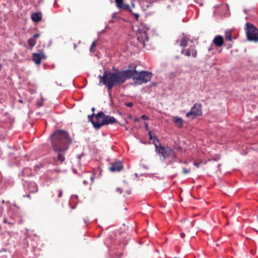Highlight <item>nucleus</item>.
<instances>
[{
  "label": "nucleus",
  "mask_w": 258,
  "mask_h": 258,
  "mask_svg": "<svg viewBox=\"0 0 258 258\" xmlns=\"http://www.w3.org/2000/svg\"><path fill=\"white\" fill-rule=\"evenodd\" d=\"M116 7L119 9L128 11L130 12H132V9L130 6L127 4H125L123 3V0H114Z\"/></svg>",
  "instance_id": "nucleus-12"
},
{
  "label": "nucleus",
  "mask_w": 258,
  "mask_h": 258,
  "mask_svg": "<svg viewBox=\"0 0 258 258\" xmlns=\"http://www.w3.org/2000/svg\"><path fill=\"white\" fill-rule=\"evenodd\" d=\"M62 190L60 189L58 190V198H61L62 197Z\"/></svg>",
  "instance_id": "nucleus-29"
},
{
  "label": "nucleus",
  "mask_w": 258,
  "mask_h": 258,
  "mask_svg": "<svg viewBox=\"0 0 258 258\" xmlns=\"http://www.w3.org/2000/svg\"><path fill=\"white\" fill-rule=\"evenodd\" d=\"M131 13H132V14L135 16V19H136L137 21H138L139 17V14H136V13H133L132 11V12H131Z\"/></svg>",
  "instance_id": "nucleus-28"
},
{
  "label": "nucleus",
  "mask_w": 258,
  "mask_h": 258,
  "mask_svg": "<svg viewBox=\"0 0 258 258\" xmlns=\"http://www.w3.org/2000/svg\"><path fill=\"white\" fill-rule=\"evenodd\" d=\"M202 163H203V162L202 161L199 162H195L194 163V165L195 166H196L197 167H199L200 166V165L202 164Z\"/></svg>",
  "instance_id": "nucleus-23"
},
{
  "label": "nucleus",
  "mask_w": 258,
  "mask_h": 258,
  "mask_svg": "<svg viewBox=\"0 0 258 258\" xmlns=\"http://www.w3.org/2000/svg\"><path fill=\"white\" fill-rule=\"evenodd\" d=\"M181 53L188 57L191 56L195 58L197 56L198 52L196 46L194 45L191 46L189 48L182 49Z\"/></svg>",
  "instance_id": "nucleus-8"
},
{
  "label": "nucleus",
  "mask_w": 258,
  "mask_h": 258,
  "mask_svg": "<svg viewBox=\"0 0 258 258\" xmlns=\"http://www.w3.org/2000/svg\"><path fill=\"white\" fill-rule=\"evenodd\" d=\"M92 111L94 112L95 110V108L94 107H92L91 109Z\"/></svg>",
  "instance_id": "nucleus-38"
},
{
  "label": "nucleus",
  "mask_w": 258,
  "mask_h": 258,
  "mask_svg": "<svg viewBox=\"0 0 258 258\" xmlns=\"http://www.w3.org/2000/svg\"><path fill=\"white\" fill-rule=\"evenodd\" d=\"M145 126L146 129H147V130L149 129L148 124L147 123H146V122L145 123Z\"/></svg>",
  "instance_id": "nucleus-32"
},
{
  "label": "nucleus",
  "mask_w": 258,
  "mask_h": 258,
  "mask_svg": "<svg viewBox=\"0 0 258 258\" xmlns=\"http://www.w3.org/2000/svg\"><path fill=\"white\" fill-rule=\"evenodd\" d=\"M40 36L39 33L35 34L33 37L30 38L28 40V43L30 46L33 47L36 43V39Z\"/></svg>",
  "instance_id": "nucleus-14"
},
{
  "label": "nucleus",
  "mask_w": 258,
  "mask_h": 258,
  "mask_svg": "<svg viewBox=\"0 0 258 258\" xmlns=\"http://www.w3.org/2000/svg\"><path fill=\"white\" fill-rule=\"evenodd\" d=\"M132 5H133V7H134V4H133Z\"/></svg>",
  "instance_id": "nucleus-43"
},
{
  "label": "nucleus",
  "mask_w": 258,
  "mask_h": 258,
  "mask_svg": "<svg viewBox=\"0 0 258 258\" xmlns=\"http://www.w3.org/2000/svg\"><path fill=\"white\" fill-rule=\"evenodd\" d=\"M148 134H149V137L150 140H153L154 137L152 136V132L151 131H149Z\"/></svg>",
  "instance_id": "nucleus-27"
},
{
  "label": "nucleus",
  "mask_w": 258,
  "mask_h": 258,
  "mask_svg": "<svg viewBox=\"0 0 258 258\" xmlns=\"http://www.w3.org/2000/svg\"><path fill=\"white\" fill-rule=\"evenodd\" d=\"M3 222L4 223H6V224L7 223V224H9L10 226H12L15 224V222H9L8 220L6 218L4 219Z\"/></svg>",
  "instance_id": "nucleus-22"
},
{
  "label": "nucleus",
  "mask_w": 258,
  "mask_h": 258,
  "mask_svg": "<svg viewBox=\"0 0 258 258\" xmlns=\"http://www.w3.org/2000/svg\"><path fill=\"white\" fill-rule=\"evenodd\" d=\"M141 118L144 120H148L149 118L147 115L143 114L141 115Z\"/></svg>",
  "instance_id": "nucleus-25"
},
{
  "label": "nucleus",
  "mask_w": 258,
  "mask_h": 258,
  "mask_svg": "<svg viewBox=\"0 0 258 258\" xmlns=\"http://www.w3.org/2000/svg\"><path fill=\"white\" fill-rule=\"evenodd\" d=\"M153 144L155 145L156 151V147H158L160 146H162V145L160 143L158 139L155 136H154V138H153Z\"/></svg>",
  "instance_id": "nucleus-20"
},
{
  "label": "nucleus",
  "mask_w": 258,
  "mask_h": 258,
  "mask_svg": "<svg viewBox=\"0 0 258 258\" xmlns=\"http://www.w3.org/2000/svg\"><path fill=\"white\" fill-rule=\"evenodd\" d=\"M151 85H152V86H156L157 84H156V83L152 82V83H151Z\"/></svg>",
  "instance_id": "nucleus-34"
},
{
  "label": "nucleus",
  "mask_w": 258,
  "mask_h": 258,
  "mask_svg": "<svg viewBox=\"0 0 258 258\" xmlns=\"http://www.w3.org/2000/svg\"><path fill=\"white\" fill-rule=\"evenodd\" d=\"M83 183L84 184L86 185L88 184V182L86 180H84Z\"/></svg>",
  "instance_id": "nucleus-36"
},
{
  "label": "nucleus",
  "mask_w": 258,
  "mask_h": 258,
  "mask_svg": "<svg viewBox=\"0 0 258 258\" xmlns=\"http://www.w3.org/2000/svg\"><path fill=\"white\" fill-rule=\"evenodd\" d=\"M189 172H190V170L187 169L186 168H183L182 170L183 173L185 174L189 173Z\"/></svg>",
  "instance_id": "nucleus-26"
},
{
  "label": "nucleus",
  "mask_w": 258,
  "mask_h": 258,
  "mask_svg": "<svg viewBox=\"0 0 258 258\" xmlns=\"http://www.w3.org/2000/svg\"><path fill=\"white\" fill-rule=\"evenodd\" d=\"M103 122H102L101 124L98 125V126H102L103 125H108V124H112L114 123L117 122L116 119L113 116H110L109 115H106L104 114V120H103Z\"/></svg>",
  "instance_id": "nucleus-11"
},
{
  "label": "nucleus",
  "mask_w": 258,
  "mask_h": 258,
  "mask_svg": "<svg viewBox=\"0 0 258 258\" xmlns=\"http://www.w3.org/2000/svg\"><path fill=\"white\" fill-rule=\"evenodd\" d=\"M53 150L57 153V160L63 162L65 160L64 153L72 143V140L66 131L58 130L50 136Z\"/></svg>",
  "instance_id": "nucleus-1"
},
{
  "label": "nucleus",
  "mask_w": 258,
  "mask_h": 258,
  "mask_svg": "<svg viewBox=\"0 0 258 258\" xmlns=\"http://www.w3.org/2000/svg\"><path fill=\"white\" fill-rule=\"evenodd\" d=\"M202 114V105L200 103H196L191 107L189 112H187L186 116L191 119L195 118L197 116Z\"/></svg>",
  "instance_id": "nucleus-7"
},
{
  "label": "nucleus",
  "mask_w": 258,
  "mask_h": 258,
  "mask_svg": "<svg viewBox=\"0 0 258 258\" xmlns=\"http://www.w3.org/2000/svg\"><path fill=\"white\" fill-rule=\"evenodd\" d=\"M90 179H91V180L92 182H93V180H94V178H93V177L92 176H91L90 177Z\"/></svg>",
  "instance_id": "nucleus-35"
},
{
  "label": "nucleus",
  "mask_w": 258,
  "mask_h": 258,
  "mask_svg": "<svg viewBox=\"0 0 258 258\" xmlns=\"http://www.w3.org/2000/svg\"><path fill=\"white\" fill-rule=\"evenodd\" d=\"M31 19L35 22H38L41 20V13H33L31 15Z\"/></svg>",
  "instance_id": "nucleus-16"
},
{
  "label": "nucleus",
  "mask_w": 258,
  "mask_h": 258,
  "mask_svg": "<svg viewBox=\"0 0 258 258\" xmlns=\"http://www.w3.org/2000/svg\"><path fill=\"white\" fill-rule=\"evenodd\" d=\"M125 105L128 107H131L133 106V103L131 102H127L125 104Z\"/></svg>",
  "instance_id": "nucleus-24"
},
{
  "label": "nucleus",
  "mask_w": 258,
  "mask_h": 258,
  "mask_svg": "<svg viewBox=\"0 0 258 258\" xmlns=\"http://www.w3.org/2000/svg\"><path fill=\"white\" fill-rule=\"evenodd\" d=\"M245 26L247 39L249 41L258 42V29L249 23H246Z\"/></svg>",
  "instance_id": "nucleus-4"
},
{
  "label": "nucleus",
  "mask_w": 258,
  "mask_h": 258,
  "mask_svg": "<svg viewBox=\"0 0 258 258\" xmlns=\"http://www.w3.org/2000/svg\"><path fill=\"white\" fill-rule=\"evenodd\" d=\"M127 71L132 72L131 75L132 76L127 79H132L135 84L137 85H142L147 83L150 81L153 76L152 73L148 71H143L138 72L136 70V66L134 64L130 66L129 69Z\"/></svg>",
  "instance_id": "nucleus-3"
},
{
  "label": "nucleus",
  "mask_w": 258,
  "mask_h": 258,
  "mask_svg": "<svg viewBox=\"0 0 258 258\" xmlns=\"http://www.w3.org/2000/svg\"><path fill=\"white\" fill-rule=\"evenodd\" d=\"M115 13H114V14H113V18H114V17H115Z\"/></svg>",
  "instance_id": "nucleus-41"
},
{
  "label": "nucleus",
  "mask_w": 258,
  "mask_h": 258,
  "mask_svg": "<svg viewBox=\"0 0 258 258\" xmlns=\"http://www.w3.org/2000/svg\"><path fill=\"white\" fill-rule=\"evenodd\" d=\"M123 168L122 163L120 161L113 162L110 163L109 170L113 172H119Z\"/></svg>",
  "instance_id": "nucleus-10"
},
{
  "label": "nucleus",
  "mask_w": 258,
  "mask_h": 258,
  "mask_svg": "<svg viewBox=\"0 0 258 258\" xmlns=\"http://www.w3.org/2000/svg\"><path fill=\"white\" fill-rule=\"evenodd\" d=\"M180 236L181 238H184L185 237V234L184 233H181Z\"/></svg>",
  "instance_id": "nucleus-31"
},
{
  "label": "nucleus",
  "mask_w": 258,
  "mask_h": 258,
  "mask_svg": "<svg viewBox=\"0 0 258 258\" xmlns=\"http://www.w3.org/2000/svg\"><path fill=\"white\" fill-rule=\"evenodd\" d=\"M225 37L226 39L231 41L232 40V35L231 31L227 30L225 32Z\"/></svg>",
  "instance_id": "nucleus-19"
},
{
  "label": "nucleus",
  "mask_w": 258,
  "mask_h": 258,
  "mask_svg": "<svg viewBox=\"0 0 258 258\" xmlns=\"http://www.w3.org/2000/svg\"><path fill=\"white\" fill-rule=\"evenodd\" d=\"M132 72L126 70L111 72L105 71L102 76H99V83H102L107 86L108 90L111 91L112 88L124 83L127 78L132 77Z\"/></svg>",
  "instance_id": "nucleus-2"
},
{
  "label": "nucleus",
  "mask_w": 258,
  "mask_h": 258,
  "mask_svg": "<svg viewBox=\"0 0 258 258\" xmlns=\"http://www.w3.org/2000/svg\"><path fill=\"white\" fill-rule=\"evenodd\" d=\"M27 197H28V198H29V199H30V198H31V196H30V195H28L27 196Z\"/></svg>",
  "instance_id": "nucleus-40"
},
{
  "label": "nucleus",
  "mask_w": 258,
  "mask_h": 258,
  "mask_svg": "<svg viewBox=\"0 0 258 258\" xmlns=\"http://www.w3.org/2000/svg\"><path fill=\"white\" fill-rule=\"evenodd\" d=\"M96 45V42L95 40H94L92 42V43L91 44V46L90 47V50L91 51H94V48H95Z\"/></svg>",
  "instance_id": "nucleus-21"
},
{
  "label": "nucleus",
  "mask_w": 258,
  "mask_h": 258,
  "mask_svg": "<svg viewBox=\"0 0 258 258\" xmlns=\"http://www.w3.org/2000/svg\"><path fill=\"white\" fill-rule=\"evenodd\" d=\"M213 43L217 47H221L224 44V39L221 35L215 37L213 40Z\"/></svg>",
  "instance_id": "nucleus-13"
},
{
  "label": "nucleus",
  "mask_w": 258,
  "mask_h": 258,
  "mask_svg": "<svg viewBox=\"0 0 258 258\" xmlns=\"http://www.w3.org/2000/svg\"><path fill=\"white\" fill-rule=\"evenodd\" d=\"M46 57L43 51H40L38 53L32 54V59L36 64L40 65L42 59H46Z\"/></svg>",
  "instance_id": "nucleus-9"
},
{
  "label": "nucleus",
  "mask_w": 258,
  "mask_h": 258,
  "mask_svg": "<svg viewBox=\"0 0 258 258\" xmlns=\"http://www.w3.org/2000/svg\"><path fill=\"white\" fill-rule=\"evenodd\" d=\"M116 191L117 192H119L120 194H121L122 192V189L121 188H119V187H117L116 189Z\"/></svg>",
  "instance_id": "nucleus-30"
},
{
  "label": "nucleus",
  "mask_w": 258,
  "mask_h": 258,
  "mask_svg": "<svg viewBox=\"0 0 258 258\" xmlns=\"http://www.w3.org/2000/svg\"><path fill=\"white\" fill-rule=\"evenodd\" d=\"M134 120L135 121L139 122V121H140V119L138 118H136L134 119Z\"/></svg>",
  "instance_id": "nucleus-33"
},
{
  "label": "nucleus",
  "mask_w": 258,
  "mask_h": 258,
  "mask_svg": "<svg viewBox=\"0 0 258 258\" xmlns=\"http://www.w3.org/2000/svg\"><path fill=\"white\" fill-rule=\"evenodd\" d=\"M188 41V38L186 37H183L180 41V45L182 47H185L187 46Z\"/></svg>",
  "instance_id": "nucleus-18"
},
{
  "label": "nucleus",
  "mask_w": 258,
  "mask_h": 258,
  "mask_svg": "<svg viewBox=\"0 0 258 258\" xmlns=\"http://www.w3.org/2000/svg\"><path fill=\"white\" fill-rule=\"evenodd\" d=\"M8 222H15L12 219H11L10 220H8Z\"/></svg>",
  "instance_id": "nucleus-37"
},
{
  "label": "nucleus",
  "mask_w": 258,
  "mask_h": 258,
  "mask_svg": "<svg viewBox=\"0 0 258 258\" xmlns=\"http://www.w3.org/2000/svg\"><path fill=\"white\" fill-rule=\"evenodd\" d=\"M157 153L160 154L164 158L171 157L175 158L174 151L168 146H160L156 147V151Z\"/></svg>",
  "instance_id": "nucleus-6"
},
{
  "label": "nucleus",
  "mask_w": 258,
  "mask_h": 258,
  "mask_svg": "<svg viewBox=\"0 0 258 258\" xmlns=\"http://www.w3.org/2000/svg\"><path fill=\"white\" fill-rule=\"evenodd\" d=\"M19 102H21V103H22V102H23V101H22L21 100H19Z\"/></svg>",
  "instance_id": "nucleus-42"
},
{
  "label": "nucleus",
  "mask_w": 258,
  "mask_h": 258,
  "mask_svg": "<svg viewBox=\"0 0 258 258\" xmlns=\"http://www.w3.org/2000/svg\"><path fill=\"white\" fill-rule=\"evenodd\" d=\"M2 69V65L0 63V72L1 71Z\"/></svg>",
  "instance_id": "nucleus-39"
},
{
  "label": "nucleus",
  "mask_w": 258,
  "mask_h": 258,
  "mask_svg": "<svg viewBox=\"0 0 258 258\" xmlns=\"http://www.w3.org/2000/svg\"><path fill=\"white\" fill-rule=\"evenodd\" d=\"M104 113L102 111L98 112L95 114L93 113L91 115H89L88 117L90 121L92 122L94 127L96 129H100L102 126H98V125L101 124L103 122Z\"/></svg>",
  "instance_id": "nucleus-5"
},
{
  "label": "nucleus",
  "mask_w": 258,
  "mask_h": 258,
  "mask_svg": "<svg viewBox=\"0 0 258 258\" xmlns=\"http://www.w3.org/2000/svg\"><path fill=\"white\" fill-rule=\"evenodd\" d=\"M29 190L32 193H35L37 192L38 188L37 185L35 183H31L29 185Z\"/></svg>",
  "instance_id": "nucleus-17"
},
{
  "label": "nucleus",
  "mask_w": 258,
  "mask_h": 258,
  "mask_svg": "<svg viewBox=\"0 0 258 258\" xmlns=\"http://www.w3.org/2000/svg\"><path fill=\"white\" fill-rule=\"evenodd\" d=\"M174 123L177 125V126L180 128H181L183 125L184 120L179 117L177 116H174L173 117Z\"/></svg>",
  "instance_id": "nucleus-15"
}]
</instances>
